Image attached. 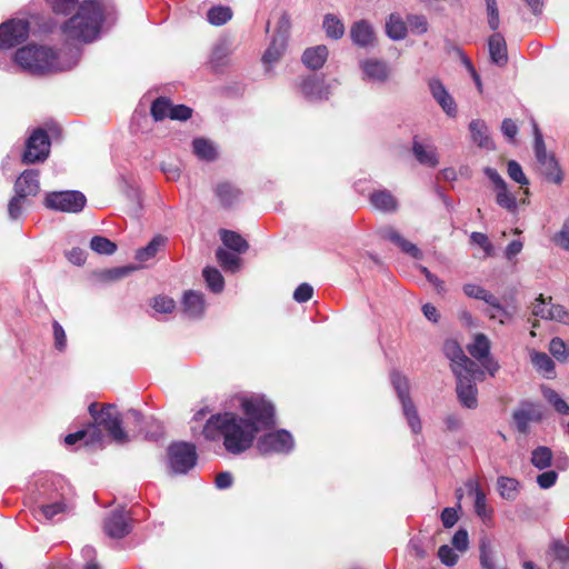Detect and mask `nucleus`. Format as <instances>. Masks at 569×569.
<instances>
[{
	"label": "nucleus",
	"mask_w": 569,
	"mask_h": 569,
	"mask_svg": "<svg viewBox=\"0 0 569 569\" xmlns=\"http://www.w3.org/2000/svg\"><path fill=\"white\" fill-rule=\"evenodd\" d=\"M536 158L541 167L542 172L553 181L559 182L560 177L558 174L557 161L555 160L553 156L546 152L537 156Z\"/></svg>",
	"instance_id": "obj_40"
},
{
	"label": "nucleus",
	"mask_w": 569,
	"mask_h": 569,
	"mask_svg": "<svg viewBox=\"0 0 569 569\" xmlns=\"http://www.w3.org/2000/svg\"><path fill=\"white\" fill-rule=\"evenodd\" d=\"M152 308L159 313H170L174 310L173 299L166 296H158L153 299Z\"/></svg>",
	"instance_id": "obj_54"
},
{
	"label": "nucleus",
	"mask_w": 569,
	"mask_h": 569,
	"mask_svg": "<svg viewBox=\"0 0 569 569\" xmlns=\"http://www.w3.org/2000/svg\"><path fill=\"white\" fill-rule=\"evenodd\" d=\"M550 306H551V299L549 301H546L542 296H540L532 307V313L536 317H540L541 319L549 320L550 316Z\"/></svg>",
	"instance_id": "obj_59"
},
{
	"label": "nucleus",
	"mask_w": 569,
	"mask_h": 569,
	"mask_svg": "<svg viewBox=\"0 0 569 569\" xmlns=\"http://www.w3.org/2000/svg\"><path fill=\"white\" fill-rule=\"evenodd\" d=\"M231 53L232 48L228 40L221 39L216 42L208 61L210 68L214 71H220L226 68L230 63Z\"/></svg>",
	"instance_id": "obj_21"
},
{
	"label": "nucleus",
	"mask_w": 569,
	"mask_h": 569,
	"mask_svg": "<svg viewBox=\"0 0 569 569\" xmlns=\"http://www.w3.org/2000/svg\"><path fill=\"white\" fill-rule=\"evenodd\" d=\"M488 306L491 308L488 310V315L491 319L499 320L500 323H505L507 320L511 318V312H509L506 308H503L498 298L495 297L493 303H488Z\"/></svg>",
	"instance_id": "obj_52"
},
{
	"label": "nucleus",
	"mask_w": 569,
	"mask_h": 569,
	"mask_svg": "<svg viewBox=\"0 0 569 569\" xmlns=\"http://www.w3.org/2000/svg\"><path fill=\"white\" fill-rule=\"evenodd\" d=\"M312 295L313 288L309 283H301L295 290L293 299L299 303H303L309 301L312 298Z\"/></svg>",
	"instance_id": "obj_62"
},
{
	"label": "nucleus",
	"mask_w": 569,
	"mask_h": 569,
	"mask_svg": "<svg viewBox=\"0 0 569 569\" xmlns=\"http://www.w3.org/2000/svg\"><path fill=\"white\" fill-rule=\"evenodd\" d=\"M50 151V141L47 133L42 129L33 131L27 141L23 161L26 163H34L43 161Z\"/></svg>",
	"instance_id": "obj_14"
},
{
	"label": "nucleus",
	"mask_w": 569,
	"mask_h": 569,
	"mask_svg": "<svg viewBox=\"0 0 569 569\" xmlns=\"http://www.w3.org/2000/svg\"><path fill=\"white\" fill-rule=\"evenodd\" d=\"M90 248L99 254H112L117 250L114 242L100 236H96L91 239Z\"/></svg>",
	"instance_id": "obj_48"
},
{
	"label": "nucleus",
	"mask_w": 569,
	"mask_h": 569,
	"mask_svg": "<svg viewBox=\"0 0 569 569\" xmlns=\"http://www.w3.org/2000/svg\"><path fill=\"white\" fill-rule=\"evenodd\" d=\"M391 382L402 405V411L410 429L412 430L413 433H420L422 425L418 416L417 409L409 396L408 378L399 372H392Z\"/></svg>",
	"instance_id": "obj_6"
},
{
	"label": "nucleus",
	"mask_w": 569,
	"mask_h": 569,
	"mask_svg": "<svg viewBox=\"0 0 569 569\" xmlns=\"http://www.w3.org/2000/svg\"><path fill=\"white\" fill-rule=\"evenodd\" d=\"M470 137L473 143L486 150H495V143L489 134L487 123L481 119H475L469 123Z\"/></svg>",
	"instance_id": "obj_24"
},
{
	"label": "nucleus",
	"mask_w": 569,
	"mask_h": 569,
	"mask_svg": "<svg viewBox=\"0 0 569 569\" xmlns=\"http://www.w3.org/2000/svg\"><path fill=\"white\" fill-rule=\"evenodd\" d=\"M371 204L385 212H395L398 207L396 198L388 190H377L370 196Z\"/></svg>",
	"instance_id": "obj_29"
},
{
	"label": "nucleus",
	"mask_w": 569,
	"mask_h": 569,
	"mask_svg": "<svg viewBox=\"0 0 569 569\" xmlns=\"http://www.w3.org/2000/svg\"><path fill=\"white\" fill-rule=\"evenodd\" d=\"M475 512L478 517H480L483 521L491 518V509L487 506V498L486 493H478V496L475 498Z\"/></svg>",
	"instance_id": "obj_53"
},
{
	"label": "nucleus",
	"mask_w": 569,
	"mask_h": 569,
	"mask_svg": "<svg viewBox=\"0 0 569 569\" xmlns=\"http://www.w3.org/2000/svg\"><path fill=\"white\" fill-rule=\"evenodd\" d=\"M507 167H508L507 172L511 180L519 183L521 187L529 184L528 178L526 177V174L522 171L521 166L517 161H515V160L508 161Z\"/></svg>",
	"instance_id": "obj_50"
},
{
	"label": "nucleus",
	"mask_w": 569,
	"mask_h": 569,
	"mask_svg": "<svg viewBox=\"0 0 569 569\" xmlns=\"http://www.w3.org/2000/svg\"><path fill=\"white\" fill-rule=\"evenodd\" d=\"M72 508L71 498L66 492H61L42 503L37 512L47 520H53L56 517L69 513Z\"/></svg>",
	"instance_id": "obj_15"
},
{
	"label": "nucleus",
	"mask_w": 569,
	"mask_h": 569,
	"mask_svg": "<svg viewBox=\"0 0 569 569\" xmlns=\"http://www.w3.org/2000/svg\"><path fill=\"white\" fill-rule=\"evenodd\" d=\"M361 79L372 84H385L391 77V68L387 61L378 58H366L359 61Z\"/></svg>",
	"instance_id": "obj_11"
},
{
	"label": "nucleus",
	"mask_w": 569,
	"mask_h": 569,
	"mask_svg": "<svg viewBox=\"0 0 569 569\" xmlns=\"http://www.w3.org/2000/svg\"><path fill=\"white\" fill-rule=\"evenodd\" d=\"M386 31L390 39L402 40L407 36V24L398 14H390L386 23Z\"/></svg>",
	"instance_id": "obj_34"
},
{
	"label": "nucleus",
	"mask_w": 569,
	"mask_h": 569,
	"mask_svg": "<svg viewBox=\"0 0 569 569\" xmlns=\"http://www.w3.org/2000/svg\"><path fill=\"white\" fill-rule=\"evenodd\" d=\"M104 532L111 538H122L127 536L130 530L129 519L126 517L122 510L113 511L104 520Z\"/></svg>",
	"instance_id": "obj_18"
},
{
	"label": "nucleus",
	"mask_w": 569,
	"mask_h": 569,
	"mask_svg": "<svg viewBox=\"0 0 569 569\" xmlns=\"http://www.w3.org/2000/svg\"><path fill=\"white\" fill-rule=\"evenodd\" d=\"M483 173L492 183L493 191L496 193V202L499 207L507 211L515 213L518 208L516 196L509 190L507 182L500 176V173L490 167L483 169Z\"/></svg>",
	"instance_id": "obj_10"
},
{
	"label": "nucleus",
	"mask_w": 569,
	"mask_h": 569,
	"mask_svg": "<svg viewBox=\"0 0 569 569\" xmlns=\"http://www.w3.org/2000/svg\"><path fill=\"white\" fill-rule=\"evenodd\" d=\"M445 351L451 361V369L453 373H458L459 369H461V371H467L476 370V368H478V365L463 353L462 349L458 346L457 342H446Z\"/></svg>",
	"instance_id": "obj_17"
},
{
	"label": "nucleus",
	"mask_w": 569,
	"mask_h": 569,
	"mask_svg": "<svg viewBox=\"0 0 569 569\" xmlns=\"http://www.w3.org/2000/svg\"><path fill=\"white\" fill-rule=\"evenodd\" d=\"M293 448V437L284 429L267 432L257 441V449L262 455H287L291 452Z\"/></svg>",
	"instance_id": "obj_7"
},
{
	"label": "nucleus",
	"mask_w": 569,
	"mask_h": 569,
	"mask_svg": "<svg viewBox=\"0 0 569 569\" xmlns=\"http://www.w3.org/2000/svg\"><path fill=\"white\" fill-rule=\"evenodd\" d=\"M203 278L212 292L219 293L223 290L224 280L219 270L208 267L203 270Z\"/></svg>",
	"instance_id": "obj_42"
},
{
	"label": "nucleus",
	"mask_w": 569,
	"mask_h": 569,
	"mask_svg": "<svg viewBox=\"0 0 569 569\" xmlns=\"http://www.w3.org/2000/svg\"><path fill=\"white\" fill-rule=\"evenodd\" d=\"M322 27L327 37L335 40L341 39L346 30L341 19H339L337 16L332 13H327L323 17Z\"/></svg>",
	"instance_id": "obj_33"
},
{
	"label": "nucleus",
	"mask_w": 569,
	"mask_h": 569,
	"mask_svg": "<svg viewBox=\"0 0 569 569\" xmlns=\"http://www.w3.org/2000/svg\"><path fill=\"white\" fill-rule=\"evenodd\" d=\"M457 379V397L462 407L467 409H476L478 407V389L476 380H481L483 371L476 368V370L461 371L455 373Z\"/></svg>",
	"instance_id": "obj_5"
},
{
	"label": "nucleus",
	"mask_w": 569,
	"mask_h": 569,
	"mask_svg": "<svg viewBox=\"0 0 569 569\" xmlns=\"http://www.w3.org/2000/svg\"><path fill=\"white\" fill-rule=\"evenodd\" d=\"M463 292L469 298L478 299L488 303L495 302V296L487 291L483 287L475 283H466L463 286Z\"/></svg>",
	"instance_id": "obj_45"
},
{
	"label": "nucleus",
	"mask_w": 569,
	"mask_h": 569,
	"mask_svg": "<svg viewBox=\"0 0 569 569\" xmlns=\"http://www.w3.org/2000/svg\"><path fill=\"white\" fill-rule=\"evenodd\" d=\"M27 202H28V200L20 198L19 196L16 194L10 200L9 206H8L9 217L12 220L19 219L23 212V209H24Z\"/></svg>",
	"instance_id": "obj_56"
},
{
	"label": "nucleus",
	"mask_w": 569,
	"mask_h": 569,
	"mask_svg": "<svg viewBox=\"0 0 569 569\" xmlns=\"http://www.w3.org/2000/svg\"><path fill=\"white\" fill-rule=\"evenodd\" d=\"M555 242L566 251H569V219H567L559 232L555 236Z\"/></svg>",
	"instance_id": "obj_63"
},
{
	"label": "nucleus",
	"mask_w": 569,
	"mask_h": 569,
	"mask_svg": "<svg viewBox=\"0 0 569 569\" xmlns=\"http://www.w3.org/2000/svg\"><path fill=\"white\" fill-rule=\"evenodd\" d=\"M299 93L310 102L327 100L331 94V86L323 78L308 76L297 82Z\"/></svg>",
	"instance_id": "obj_12"
},
{
	"label": "nucleus",
	"mask_w": 569,
	"mask_h": 569,
	"mask_svg": "<svg viewBox=\"0 0 569 569\" xmlns=\"http://www.w3.org/2000/svg\"><path fill=\"white\" fill-rule=\"evenodd\" d=\"M242 416L232 411L211 415L202 428L207 441H222L223 448L231 455H241L249 450L257 433L274 423L273 406L262 397H242Z\"/></svg>",
	"instance_id": "obj_1"
},
{
	"label": "nucleus",
	"mask_w": 569,
	"mask_h": 569,
	"mask_svg": "<svg viewBox=\"0 0 569 569\" xmlns=\"http://www.w3.org/2000/svg\"><path fill=\"white\" fill-rule=\"evenodd\" d=\"M166 243V238L162 236H156L144 248H141L136 253V259L140 262L148 261L153 258L159 249Z\"/></svg>",
	"instance_id": "obj_37"
},
{
	"label": "nucleus",
	"mask_w": 569,
	"mask_h": 569,
	"mask_svg": "<svg viewBox=\"0 0 569 569\" xmlns=\"http://www.w3.org/2000/svg\"><path fill=\"white\" fill-rule=\"evenodd\" d=\"M207 17L211 24L222 26L231 19L232 12L229 7L218 6L211 8Z\"/></svg>",
	"instance_id": "obj_46"
},
{
	"label": "nucleus",
	"mask_w": 569,
	"mask_h": 569,
	"mask_svg": "<svg viewBox=\"0 0 569 569\" xmlns=\"http://www.w3.org/2000/svg\"><path fill=\"white\" fill-rule=\"evenodd\" d=\"M182 310L189 318H200L206 310L203 295L193 290L184 292L182 298Z\"/></svg>",
	"instance_id": "obj_23"
},
{
	"label": "nucleus",
	"mask_w": 569,
	"mask_h": 569,
	"mask_svg": "<svg viewBox=\"0 0 569 569\" xmlns=\"http://www.w3.org/2000/svg\"><path fill=\"white\" fill-rule=\"evenodd\" d=\"M14 61L30 73L42 74L71 69L78 62V53L64 59L51 48L27 46L16 52Z\"/></svg>",
	"instance_id": "obj_3"
},
{
	"label": "nucleus",
	"mask_w": 569,
	"mask_h": 569,
	"mask_svg": "<svg viewBox=\"0 0 569 569\" xmlns=\"http://www.w3.org/2000/svg\"><path fill=\"white\" fill-rule=\"evenodd\" d=\"M287 48V41L282 37H272V40L267 48L262 62L267 67H271L273 63L279 61Z\"/></svg>",
	"instance_id": "obj_30"
},
{
	"label": "nucleus",
	"mask_w": 569,
	"mask_h": 569,
	"mask_svg": "<svg viewBox=\"0 0 569 569\" xmlns=\"http://www.w3.org/2000/svg\"><path fill=\"white\" fill-rule=\"evenodd\" d=\"M103 21V6L99 0L83 1L78 12L63 26L67 40L91 42L99 37Z\"/></svg>",
	"instance_id": "obj_4"
},
{
	"label": "nucleus",
	"mask_w": 569,
	"mask_h": 569,
	"mask_svg": "<svg viewBox=\"0 0 569 569\" xmlns=\"http://www.w3.org/2000/svg\"><path fill=\"white\" fill-rule=\"evenodd\" d=\"M383 238L396 243L403 252L410 254L415 259L422 258V251L412 242L406 240L401 234H399L392 228H386L382 231Z\"/></svg>",
	"instance_id": "obj_26"
},
{
	"label": "nucleus",
	"mask_w": 569,
	"mask_h": 569,
	"mask_svg": "<svg viewBox=\"0 0 569 569\" xmlns=\"http://www.w3.org/2000/svg\"><path fill=\"white\" fill-rule=\"evenodd\" d=\"M545 399L561 415H569V405L552 389L543 388Z\"/></svg>",
	"instance_id": "obj_47"
},
{
	"label": "nucleus",
	"mask_w": 569,
	"mask_h": 569,
	"mask_svg": "<svg viewBox=\"0 0 569 569\" xmlns=\"http://www.w3.org/2000/svg\"><path fill=\"white\" fill-rule=\"evenodd\" d=\"M452 548L459 552H465L469 548V535L466 529H459L451 539Z\"/></svg>",
	"instance_id": "obj_55"
},
{
	"label": "nucleus",
	"mask_w": 569,
	"mask_h": 569,
	"mask_svg": "<svg viewBox=\"0 0 569 569\" xmlns=\"http://www.w3.org/2000/svg\"><path fill=\"white\" fill-rule=\"evenodd\" d=\"M350 38L353 44L369 48L375 44L376 36L372 26L366 20L356 21L350 28Z\"/></svg>",
	"instance_id": "obj_20"
},
{
	"label": "nucleus",
	"mask_w": 569,
	"mask_h": 569,
	"mask_svg": "<svg viewBox=\"0 0 569 569\" xmlns=\"http://www.w3.org/2000/svg\"><path fill=\"white\" fill-rule=\"evenodd\" d=\"M87 199L80 191H53L47 193L44 206L51 210L61 212H80L86 206Z\"/></svg>",
	"instance_id": "obj_8"
},
{
	"label": "nucleus",
	"mask_w": 569,
	"mask_h": 569,
	"mask_svg": "<svg viewBox=\"0 0 569 569\" xmlns=\"http://www.w3.org/2000/svg\"><path fill=\"white\" fill-rule=\"evenodd\" d=\"M490 60L497 66H505L508 61L507 44L501 33H493L488 40Z\"/></svg>",
	"instance_id": "obj_25"
},
{
	"label": "nucleus",
	"mask_w": 569,
	"mask_h": 569,
	"mask_svg": "<svg viewBox=\"0 0 569 569\" xmlns=\"http://www.w3.org/2000/svg\"><path fill=\"white\" fill-rule=\"evenodd\" d=\"M221 240L223 244L237 252H244L248 249L247 241L237 232L222 230Z\"/></svg>",
	"instance_id": "obj_38"
},
{
	"label": "nucleus",
	"mask_w": 569,
	"mask_h": 569,
	"mask_svg": "<svg viewBox=\"0 0 569 569\" xmlns=\"http://www.w3.org/2000/svg\"><path fill=\"white\" fill-rule=\"evenodd\" d=\"M170 469L174 473H187L196 466V447L188 442H176L168 448Z\"/></svg>",
	"instance_id": "obj_9"
},
{
	"label": "nucleus",
	"mask_w": 569,
	"mask_h": 569,
	"mask_svg": "<svg viewBox=\"0 0 569 569\" xmlns=\"http://www.w3.org/2000/svg\"><path fill=\"white\" fill-rule=\"evenodd\" d=\"M216 256H217L218 262L220 263V266L223 269L229 270L231 272H236L239 270L240 259L234 253H231V252L220 248L217 250Z\"/></svg>",
	"instance_id": "obj_43"
},
{
	"label": "nucleus",
	"mask_w": 569,
	"mask_h": 569,
	"mask_svg": "<svg viewBox=\"0 0 569 569\" xmlns=\"http://www.w3.org/2000/svg\"><path fill=\"white\" fill-rule=\"evenodd\" d=\"M519 482L515 478L499 477L497 488L499 495L507 500H515L518 493Z\"/></svg>",
	"instance_id": "obj_36"
},
{
	"label": "nucleus",
	"mask_w": 569,
	"mask_h": 569,
	"mask_svg": "<svg viewBox=\"0 0 569 569\" xmlns=\"http://www.w3.org/2000/svg\"><path fill=\"white\" fill-rule=\"evenodd\" d=\"M410 30L416 34H423L428 31V21L423 16H410L408 18Z\"/></svg>",
	"instance_id": "obj_58"
},
{
	"label": "nucleus",
	"mask_w": 569,
	"mask_h": 569,
	"mask_svg": "<svg viewBox=\"0 0 569 569\" xmlns=\"http://www.w3.org/2000/svg\"><path fill=\"white\" fill-rule=\"evenodd\" d=\"M77 0H50L52 10L56 13L68 14L74 8Z\"/></svg>",
	"instance_id": "obj_64"
},
{
	"label": "nucleus",
	"mask_w": 569,
	"mask_h": 569,
	"mask_svg": "<svg viewBox=\"0 0 569 569\" xmlns=\"http://www.w3.org/2000/svg\"><path fill=\"white\" fill-rule=\"evenodd\" d=\"M446 432H458L463 428V420L457 413H448L443 417Z\"/></svg>",
	"instance_id": "obj_57"
},
{
	"label": "nucleus",
	"mask_w": 569,
	"mask_h": 569,
	"mask_svg": "<svg viewBox=\"0 0 569 569\" xmlns=\"http://www.w3.org/2000/svg\"><path fill=\"white\" fill-rule=\"evenodd\" d=\"M29 36L26 20H10L0 26V49H10L23 42Z\"/></svg>",
	"instance_id": "obj_13"
},
{
	"label": "nucleus",
	"mask_w": 569,
	"mask_h": 569,
	"mask_svg": "<svg viewBox=\"0 0 569 569\" xmlns=\"http://www.w3.org/2000/svg\"><path fill=\"white\" fill-rule=\"evenodd\" d=\"M194 154L204 161H213L218 157V151L213 142L204 138H196L192 141Z\"/></svg>",
	"instance_id": "obj_31"
},
{
	"label": "nucleus",
	"mask_w": 569,
	"mask_h": 569,
	"mask_svg": "<svg viewBox=\"0 0 569 569\" xmlns=\"http://www.w3.org/2000/svg\"><path fill=\"white\" fill-rule=\"evenodd\" d=\"M481 569H495V551L491 540L482 536L479 541Z\"/></svg>",
	"instance_id": "obj_35"
},
{
	"label": "nucleus",
	"mask_w": 569,
	"mask_h": 569,
	"mask_svg": "<svg viewBox=\"0 0 569 569\" xmlns=\"http://www.w3.org/2000/svg\"><path fill=\"white\" fill-rule=\"evenodd\" d=\"M328 53V48L322 44L308 48L303 52L302 61L309 69L318 70L325 64Z\"/></svg>",
	"instance_id": "obj_28"
},
{
	"label": "nucleus",
	"mask_w": 569,
	"mask_h": 569,
	"mask_svg": "<svg viewBox=\"0 0 569 569\" xmlns=\"http://www.w3.org/2000/svg\"><path fill=\"white\" fill-rule=\"evenodd\" d=\"M530 358L536 369L550 378L555 370V363L547 353L538 351H532Z\"/></svg>",
	"instance_id": "obj_39"
},
{
	"label": "nucleus",
	"mask_w": 569,
	"mask_h": 569,
	"mask_svg": "<svg viewBox=\"0 0 569 569\" xmlns=\"http://www.w3.org/2000/svg\"><path fill=\"white\" fill-rule=\"evenodd\" d=\"M141 422L142 416L137 410H128L121 416L114 406H104L96 418V425H89L90 441L101 442L103 429L117 443H126L130 440L129 432L136 435L141 431Z\"/></svg>",
	"instance_id": "obj_2"
},
{
	"label": "nucleus",
	"mask_w": 569,
	"mask_h": 569,
	"mask_svg": "<svg viewBox=\"0 0 569 569\" xmlns=\"http://www.w3.org/2000/svg\"><path fill=\"white\" fill-rule=\"evenodd\" d=\"M549 320H555L563 325H569V311L560 305L550 306Z\"/></svg>",
	"instance_id": "obj_61"
},
{
	"label": "nucleus",
	"mask_w": 569,
	"mask_h": 569,
	"mask_svg": "<svg viewBox=\"0 0 569 569\" xmlns=\"http://www.w3.org/2000/svg\"><path fill=\"white\" fill-rule=\"evenodd\" d=\"M550 353L561 362H566L569 358V348L561 338H553L549 343Z\"/></svg>",
	"instance_id": "obj_49"
},
{
	"label": "nucleus",
	"mask_w": 569,
	"mask_h": 569,
	"mask_svg": "<svg viewBox=\"0 0 569 569\" xmlns=\"http://www.w3.org/2000/svg\"><path fill=\"white\" fill-rule=\"evenodd\" d=\"M412 153L417 161L430 168H436L439 164V154L437 147L432 144H425L417 139L412 141Z\"/></svg>",
	"instance_id": "obj_22"
},
{
	"label": "nucleus",
	"mask_w": 569,
	"mask_h": 569,
	"mask_svg": "<svg viewBox=\"0 0 569 569\" xmlns=\"http://www.w3.org/2000/svg\"><path fill=\"white\" fill-rule=\"evenodd\" d=\"M291 22L287 13H282L277 22V30L273 37H282L283 40H288L290 33Z\"/></svg>",
	"instance_id": "obj_60"
},
{
	"label": "nucleus",
	"mask_w": 569,
	"mask_h": 569,
	"mask_svg": "<svg viewBox=\"0 0 569 569\" xmlns=\"http://www.w3.org/2000/svg\"><path fill=\"white\" fill-rule=\"evenodd\" d=\"M214 194L222 206L230 207L239 201L241 191L232 183L222 181L216 186Z\"/></svg>",
	"instance_id": "obj_27"
},
{
	"label": "nucleus",
	"mask_w": 569,
	"mask_h": 569,
	"mask_svg": "<svg viewBox=\"0 0 569 569\" xmlns=\"http://www.w3.org/2000/svg\"><path fill=\"white\" fill-rule=\"evenodd\" d=\"M39 190L38 172L34 170L23 171L14 183L16 194L26 200L28 197L36 196Z\"/></svg>",
	"instance_id": "obj_19"
},
{
	"label": "nucleus",
	"mask_w": 569,
	"mask_h": 569,
	"mask_svg": "<svg viewBox=\"0 0 569 569\" xmlns=\"http://www.w3.org/2000/svg\"><path fill=\"white\" fill-rule=\"evenodd\" d=\"M490 347L488 337L483 333H477L473 341L468 346V351L475 359L482 361L490 356Z\"/></svg>",
	"instance_id": "obj_32"
},
{
	"label": "nucleus",
	"mask_w": 569,
	"mask_h": 569,
	"mask_svg": "<svg viewBox=\"0 0 569 569\" xmlns=\"http://www.w3.org/2000/svg\"><path fill=\"white\" fill-rule=\"evenodd\" d=\"M438 558L443 565L453 567L458 562L459 555L452 547L442 545L438 549Z\"/></svg>",
	"instance_id": "obj_51"
},
{
	"label": "nucleus",
	"mask_w": 569,
	"mask_h": 569,
	"mask_svg": "<svg viewBox=\"0 0 569 569\" xmlns=\"http://www.w3.org/2000/svg\"><path fill=\"white\" fill-rule=\"evenodd\" d=\"M429 89L433 99L438 102L443 112L448 117L455 118L457 116V104L455 99L445 88L443 83L439 79H430Z\"/></svg>",
	"instance_id": "obj_16"
},
{
	"label": "nucleus",
	"mask_w": 569,
	"mask_h": 569,
	"mask_svg": "<svg viewBox=\"0 0 569 569\" xmlns=\"http://www.w3.org/2000/svg\"><path fill=\"white\" fill-rule=\"evenodd\" d=\"M552 460V451L550 448L540 446L531 453V463L540 470L550 467Z\"/></svg>",
	"instance_id": "obj_41"
},
{
	"label": "nucleus",
	"mask_w": 569,
	"mask_h": 569,
	"mask_svg": "<svg viewBox=\"0 0 569 569\" xmlns=\"http://www.w3.org/2000/svg\"><path fill=\"white\" fill-rule=\"evenodd\" d=\"M172 103L169 99L160 97L152 102L151 114L156 121L170 118Z\"/></svg>",
	"instance_id": "obj_44"
}]
</instances>
